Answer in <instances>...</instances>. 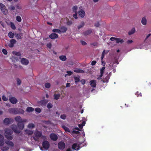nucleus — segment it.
Wrapping results in <instances>:
<instances>
[{"label": "nucleus", "instance_id": "52", "mask_svg": "<svg viewBox=\"0 0 151 151\" xmlns=\"http://www.w3.org/2000/svg\"><path fill=\"white\" fill-rule=\"evenodd\" d=\"M52 107V105L51 103H49L47 105V107L48 109Z\"/></svg>", "mask_w": 151, "mask_h": 151}, {"label": "nucleus", "instance_id": "20", "mask_svg": "<svg viewBox=\"0 0 151 151\" xmlns=\"http://www.w3.org/2000/svg\"><path fill=\"white\" fill-rule=\"evenodd\" d=\"M25 132L26 134L28 135H31L33 133V131L32 130L27 129L25 130Z\"/></svg>", "mask_w": 151, "mask_h": 151}, {"label": "nucleus", "instance_id": "38", "mask_svg": "<svg viewBox=\"0 0 151 151\" xmlns=\"http://www.w3.org/2000/svg\"><path fill=\"white\" fill-rule=\"evenodd\" d=\"M16 19L17 21L19 22H20L22 21V19L21 17L19 16H17Z\"/></svg>", "mask_w": 151, "mask_h": 151}, {"label": "nucleus", "instance_id": "62", "mask_svg": "<svg viewBox=\"0 0 151 151\" xmlns=\"http://www.w3.org/2000/svg\"><path fill=\"white\" fill-rule=\"evenodd\" d=\"M96 61H93L91 62V64L92 65H94L96 64Z\"/></svg>", "mask_w": 151, "mask_h": 151}, {"label": "nucleus", "instance_id": "39", "mask_svg": "<svg viewBox=\"0 0 151 151\" xmlns=\"http://www.w3.org/2000/svg\"><path fill=\"white\" fill-rule=\"evenodd\" d=\"M92 32V31L91 30H89L86 31L84 33V35H88L90 34Z\"/></svg>", "mask_w": 151, "mask_h": 151}, {"label": "nucleus", "instance_id": "30", "mask_svg": "<svg viewBox=\"0 0 151 151\" xmlns=\"http://www.w3.org/2000/svg\"><path fill=\"white\" fill-rule=\"evenodd\" d=\"M35 127V126L33 124L30 123L28 125L27 127L29 129H32L34 128Z\"/></svg>", "mask_w": 151, "mask_h": 151}, {"label": "nucleus", "instance_id": "29", "mask_svg": "<svg viewBox=\"0 0 151 151\" xmlns=\"http://www.w3.org/2000/svg\"><path fill=\"white\" fill-rule=\"evenodd\" d=\"M62 127L65 130V131L70 132V130L69 128L65 125H63L62 126Z\"/></svg>", "mask_w": 151, "mask_h": 151}, {"label": "nucleus", "instance_id": "28", "mask_svg": "<svg viewBox=\"0 0 151 151\" xmlns=\"http://www.w3.org/2000/svg\"><path fill=\"white\" fill-rule=\"evenodd\" d=\"M105 69V67H104V66L100 69V75L101 77H102L103 76Z\"/></svg>", "mask_w": 151, "mask_h": 151}, {"label": "nucleus", "instance_id": "48", "mask_svg": "<svg viewBox=\"0 0 151 151\" xmlns=\"http://www.w3.org/2000/svg\"><path fill=\"white\" fill-rule=\"evenodd\" d=\"M16 8L18 9H21L22 8V6L20 4H18L16 6Z\"/></svg>", "mask_w": 151, "mask_h": 151}, {"label": "nucleus", "instance_id": "58", "mask_svg": "<svg viewBox=\"0 0 151 151\" xmlns=\"http://www.w3.org/2000/svg\"><path fill=\"white\" fill-rule=\"evenodd\" d=\"M47 47L49 48H50L52 46V44L51 43H49L47 44Z\"/></svg>", "mask_w": 151, "mask_h": 151}, {"label": "nucleus", "instance_id": "57", "mask_svg": "<svg viewBox=\"0 0 151 151\" xmlns=\"http://www.w3.org/2000/svg\"><path fill=\"white\" fill-rule=\"evenodd\" d=\"M77 12H75V14H74L73 15V17L75 19H77Z\"/></svg>", "mask_w": 151, "mask_h": 151}, {"label": "nucleus", "instance_id": "15", "mask_svg": "<svg viewBox=\"0 0 151 151\" xmlns=\"http://www.w3.org/2000/svg\"><path fill=\"white\" fill-rule=\"evenodd\" d=\"M58 34L55 33H52L50 35H49V37L51 39H56L58 37Z\"/></svg>", "mask_w": 151, "mask_h": 151}, {"label": "nucleus", "instance_id": "34", "mask_svg": "<svg viewBox=\"0 0 151 151\" xmlns=\"http://www.w3.org/2000/svg\"><path fill=\"white\" fill-rule=\"evenodd\" d=\"M59 58L60 60L63 61H65L66 59V57L64 55L60 56Z\"/></svg>", "mask_w": 151, "mask_h": 151}, {"label": "nucleus", "instance_id": "18", "mask_svg": "<svg viewBox=\"0 0 151 151\" xmlns=\"http://www.w3.org/2000/svg\"><path fill=\"white\" fill-rule=\"evenodd\" d=\"M67 30L66 27L65 26H62L60 28V31H61V34L65 32Z\"/></svg>", "mask_w": 151, "mask_h": 151}, {"label": "nucleus", "instance_id": "50", "mask_svg": "<svg viewBox=\"0 0 151 151\" xmlns=\"http://www.w3.org/2000/svg\"><path fill=\"white\" fill-rule=\"evenodd\" d=\"M78 9V7L77 6H74L73 7V9L74 12H77L76 10Z\"/></svg>", "mask_w": 151, "mask_h": 151}, {"label": "nucleus", "instance_id": "14", "mask_svg": "<svg viewBox=\"0 0 151 151\" xmlns=\"http://www.w3.org/2000/svg\"><path fill=\"white\" fill-rule=\"evenodd\" d=\"M50 137L51 139L55 141L58 139V137L56 135L54 134H51L50 135Z\"/></svg>", "mask_w": 151, "mask_h": 151}, {"label": "nucleus", "instance_id": "45", "mask_svg": "<svg viewBox=\"0 0 151 151\" xmlns=\"http://www.w3.org/2000/svg\"><path fill=\"white\" fill-rule=\"evenodd\" d=\"M2 99L3 100V101H6L8 100V98H6V96L3 95L2 97Z\"/></svg>", "mask_w": 151, "mask_h": 151}, {"label": "nucleus", "instance_id": "43", "mask_svg": "<svg viewBox=\"0 0 151 151\" xmlns=\"http://www.w3.org/2000/svg\"><path fill=\"white\" fill-rule=\"evenodd\" d=\"M4 8H5L4 5L1 3H0V9L1 10L4 9Z\"/></svg>", "mask_w": 151, "mask_h": 151}, {"label": "nucleus", "instance_id": "8", "mask_svg": "<svg viewBox=\"0 0 151 151\" xmlns=\"http://www.w3.org/2000/svg\"><path fill=\"white\" fill-rule=\"evenodd\" d=\"M72 148L73 150L78 151L80 149L79 144L77 143L74 144L72 146Z\"/></svg>", "mask_w": 151, "mask_h": 151}, {"label": "nucleus", "instance_id": "26", "mask_svg": "<svg viewBox=\"0 0 151 151\" xmlns=\"http://www.w3.org/2000/svg\"><path fill=\"white\" fill-rule=\"evenodd\" d=\"M84 23L82 22H81L80 24L78 26V29H79L80 28L83 27L84 25Z\"/></svg>", "mask_w": 151, "mask_h": 151}, {"label": "nucleus", "instance_id": "5", "mask_svg": "<svg viewBox=\"0 0 151 151\" xmlns=\"http://www.w3.org/2000/svg\"><path fill=\"white\" fill-rule=\"evenodd\" d=\"M9 111L11 113L14 114H19L18 109L17 108H11L9 109Z\"/></svg>", "mask_w": 151, "mask_h": 151}, {"label": "nucleus", "instance_id": "33", "mask_svg": "<svg viewBox=\"0 0 151 151\" xmlns=\"http://www.w3.org/2000/svg\"><path fill=\"white\" fill-rule=\"evenodd\" d=\"M115 63H116L117 64H118V61L117 60L115 61L113 63H111L110 64H109V66L113 68L114 67L113 65Z\"/></svg>", "mask_w": 151, "mask_h": 151}, {"label": "nucleus", "instance_id": "47", "mask_svg": "<svg viewBox=\"0 0 151 151\" xmlns=\"http://www.w3.org/2000/svg\"><path fill=\"white\" fill-rule=\"evenodd\" d=\"M15 8L14 6H11L8 8L9 9L11 10H13Z\"/></svg>", "mask_w": 151, "mask_h": 151}, {"label": "nucleus", "instance_id": "24", "mask_svg": "<svg viewBox=\"0 0 151 151\" xmlns=\"http://www.w3.org/2000/svg\"><path fill=\"white\" fill-rule=\"evenodd\" d=\"M52 31L54 33H57L60 34H61V31L60 29H54L52 30Z\"/></svg>", "mask_w": 151, "mask_h": 151}, {"label": "nucleus", "instance_id": "27", "mask_svg": "<svg viewBox=\"0 0 151 151\" xmlns=\"http://www.w3.org/2000/svg\"><path fill=\"white\" fill-rule=\"evenodd\" d=\"M12 53L14 55H16L17 56H19L21 55V54L20 52L16 51H13Z\"/></svg>", "mask_w": 151, "mask_h": 151}, {"label": "nucleus", "instance_id": "64", "mask_svg": "<svg viewBox=\"0 0 151 151\" xmlns=\"http://www.w3.org/2000/svg\"><path fill=\"white\" fill-rule=\"evenodd\" d=\"M72 22L71 21H69L67 22V24L68 25H70L72 24Z\"/></svg>", "mask_w": 151, "mask_h": 151}, {"label": "nucleus", "instance_id": "59", "mask_svg": "<svg viewBox=\"0 0 151 151\" xmlns=\"http://www.w3.org/2000/svg\"><path fill=\"white\" fill-rule=\"evenodd\" d=\"M139 93L138 92H137L135 94L138 97L139 96H142V94L141 93Z\"/></svg>", "mask_w": 151, "mask_h": 151}, {"label": "nucleus", "instance_id": "61", "mask_svg": "<svg viewBox=\"0 0 151 151\" xmlns=\"http://www.w3.org/2000/svg\"><path fill=\"white\" fill-rule=\"evenodd\" d=\"M116 38L114 37H111L110 38V40L111 41H116Z\"/></svg>", "mask_w": 151, "mask_h": 151}, {"label": "nucleus", "instance_id": "10", "mask_svg": "<svg viewBox=\"0 0 151 151\" xmlns=\"http://www.w3.org/2000/svg\"><path fill=\"white\" fill-rule=\"evenodd\" d=\"M21 62L22 64L25 65H28L29 63V61L27 59L24 58H22L21 60Z\"/></svg>", "mask_w": 151, "mask_h": 151}, {"label": "nucleus", "instance_id": "21", "mask_svg": "<svg viewBox=\"0 0 151 151\" xmlns=\"http://www.w3.org/2000/svg\"><path fill=\"white\" fill-rule=\"evenodd\" d=\"M22 34L21 33H19L17 34L16 37L17 39H21L22 38Z\"/></svg>", "mask_w": 151, "mask_h": 151}, {"label": "nucleus", "instance_id": "40", "mask_svg": "<svg viewBox=\"0 0 151 151\" xmlns=\"http://www.w3.org/2000/svg\"><path fill=\"white\" fill-rule=\"evenodd\" d=\"M145 43H143V44H142L140 46V47H139V48L141 49H146L147 48L146 47H144V46H145Z\"/></svg>", "mask_w": 151, "mask_h": 151}, {"label": "nucleus", "instance_id": "6", "mask_svg": "<svg viewBox=\"0 0 151 151\" xmlns=\"http://www.w3.org/2000/svg\"><path fill=\"white\" fill-rule=\"evenodd\" d=\"M58 146L59 149L60 150H63L65 148V145L64 142H60L58 143Z\"/></svg>", "mask_w": 151, "mask_h": 151}, {"label": "nucleus", "instance_id": "25", "mask_svg": "<svg viewBox=\"0 0 151 151\" xmlns=\"http://www.w3.org/2000/svg\"><path fill=\"white\" fill-rule=\"evenodd\" d=\"M26 110L27 112H30L33 111L34 109L31 107H28L27 108Z\"/></svg>", "mask_w": 151, "mask_h": 151}, {"label": "nucleus", "instance_id": "4", "mask_svg": "<svg viewBox=\"0 0 151 151\" xmlns=\"http://www.w3.org/2000/svg\"><path fill=\"white\" fill-rule=\"evenodd\" d=\"M13 119L9 118H6L4 120V123L5 124L7 125L13 122Z\"/></svg>", "mask_w": 151, "mask_h": 151}, {"label": "nucleus", "instance_id": "1", "mask_svg": "<svg viewBox=\"0 0 151 151\" xmlns=\"http://www.w3.org/2000/svg\"><path fill=\"white\" fill-rule=\"evenodd\" d=\"M22 118L19 116H17L15 117V119L18 122V128L16 125H12L11 126V128L14 132L17 133H19L20 132V130L23 129L24 127V124L21 123Z\"/></svg>", "mask_w": 151, "mask_h": 151}, {"label": "nucleus", "instance_id": "42", "mask_svg": "<svg viewBox=\"0 0 151 151\" xmlns=\"http://www.w3.org/2000/svg\"><path fill=\"white\" fill-rule=\"evenodd\" d=\"M67 74H65V77H66L67 75L68 76H70L71 75L73 74V72L70 71H67Z\"/></svg>", "mask_w": 151, "mask_h": 151}, {"label": "nucleus", "instance_id": "19", "mask_svg": "<svg viewBox=\"0 0 151 151\" xmlns=\"http://www.w3.org/2000/svg\"><path fill=\"white\" fill-rule=\"evenodd\" d=\"M141 23L143 25H146L147 24V20L146 17H143L141 20Z\"/></svg>", "mask_w": 151, "mask_h": 151}, {"label": "nucleus", "instance_id": "35", "mask_svg": "<svg viewBox=\"0 0 151 151\" xmlns=\"http://www.w3.org/2000/svg\"><path fill=\"white\" fill-rule=\"evenodd\" d=\"M116 41L117 43H122L123 42V40L121 39L116 38Z\"/></svg>", "mask_w": 151, "mask_h": 151}, {"label": "nucleus", "instance_id": "37", "mask_svg": "<svg viewBox=\"0 0 151 151\" xmlns=\"http://www.w3.org/2000/svg\"><path fill=\"white\" fill-rule=\"evenodd\" d=\"M78 131V130L76 131L74 130H73L72 132V134L73 135L74 134H76L78 135L79 134L80 132Z\"/></svg>", "mask_w": 151, "mask_h": 151}, {"label": "nucleus", "instance_id": "60", "mask_svg": "<svg viewBox=\"0 0 151 151\" xmlns=\"http://www.w3.org/2000/svg\"><path fill=\"white\" fill-rule=\"evenodd\" d=\"M27 121V120L25 119H22L21 123V124L23 123V122H25Z\"/></svg>", "mask_w": 151, "mask_h": 151}, {"label": "nucleus", "instance_id": "11", "mask_svg": "<svg viewBox=\"0 0 151 151\" xmlns=\"http://www.w3.org/2000/svg\"><path fill=\"white\" fill-rule=\"evenodd\" d=\"M16 42V40L14 39L11 40L10 41L9 43V46L10 47H13Z\"/></svg>", "mask_w": 151, "mask_h": 151}, {"label": "nucleus", "instance_id": "2", "mask_svg": "<svg viewBox=\"0 0 151 151\" xmlns=\"http://www.w3.org/2000/svg\"><path fill=\"white\" fill-rule=\"evenodd\" d=\"M42 145L43 147H40V150H47L49 147V143L47 141H44Z\"/></svg>", "mask_w": 151, "mask_h": 151}, {"label": "nucleus", "instance_id": "12", "mask_svg": "<svg viewBox=\"0 0 151 151\" xmlns=\"http://www.w3.org/2000/svg\"><path fill=\"white\" fill-rule=\"evenodd\" d=\"M85 122L84 121H83L82 122V124H78V127H79L80 129L78 128V127L76 128L75 129L77 130H79V131H81V129L82 128L83 126H84L85 124Z\"/></svg>", "mask_w": 151, "mask_h": 151}, {"label": "nucleus", "instance_id": "31", "mask_svg": "<svg viewBox=\"0 0 151 151\" xmlns=\"http://www.w3.org/2000/svg\"><path fill=\"white\" fill-rule=\"evenodd\" d=\"M1 12L5 15H6L8 13V10L6 9L5 7L1 10Z\"/></svg>", "mask_w": 151, "mask_h": 151}, {"label": "nucleus", "instance_id": "53", "mask_svg": "<svg viewBox=\"0 0 151 151\" xmlns=\"http://www.w3.org/2000/svg\"><path fill=\"white\" fill-rule=\"evenodd\" d=\"M66 117V116L65 114H63L60 116V118L63 119H65Z\"/></svg>", "mask_w": 151, "mask_h": 151}, {"label": "nucleus", "instance_id": "49", "mask_svg": "<svg viewBox=\"0 0 151 151\" xmlns=\"http://www.w3.org/2000/svg\"><path fill=\"white\" fill-rule=\"evenodd\" d=\"M35 111L38 113H40L41 112V109L39 108H37L35 109Z\"/></svg>", "mask_w": 151, "mask_h": 151}, {"label": "nucleus", "instance_id": "17", "mask_svg": "<svg viewBox=\"0 0 151 151\" xmlns=\"http://www.w3.org/2000/svg\"><path fill=\"white\" fill-rule=\"evenodd\" d=\"M90 85L93 88L96 87V81L94 80H91L90 81Z\"/></svg>", "mask_w": 151, "mask_h": 151}, {"label": "nucleus", "instance_id": "13", "mask_svg": "<svg viewBox=\"0 0 151 151\" xmlns=\"http://www.w3.org/2000/svg\"><path fill=\"white\" fill-rule=\"evenodd\" d=\"M110 75L109 74H108L107 76H106L105 77H104L103 79L102 80V81H103V82L105 83H107L108 82L110 78Z\"/></svg>", "mask_w": 151, "mask_h": 151}, {"label": "nucleus", "instance_id": "3", "mask_svg": "<svg viewBox=\"0 0 151 151\" xmlns=\"http://www.w3.org/2000/svg\"><path fill=\"white\" fill-rule=\"evenodd\" d=\"M34 134L35 136L33 137V138L35 141H37L39 138L41 136L42 133L36 130Z\"/></svg>", "mask_w": 151, "mask_h": 151}, {"label": "nucleus", "instance_id": "23", "mask_svg": "<svg viewBox=\"0 0 151 151\" xmlns=\"http://www.w3.org/2000/svg\"><path fill=\"white\" fill-rule=\"evenodd\" d=\"M135 32V29L134 28H132L128 32L129 35H131L134 34Z\"/></svg>", "mask_w": 151, "mask_h": 151}, {"label": "nucleus", "instance_id": "32", "mask_svg": "<svg viewBox=\"0 0 151 151\" xmlns=\"http://www.w3.org/2000/svg\"><path fill=\"white\" fill-rule=\"evenodd\" d=\"M9 37L10 38H13L14 36V34L12 32H10L8 33Z\"/></svg>", "mask_w": 151, "mask_h": 151}, {"label": "nucleus", "instance_id": "7", "mask_svg": "<svg viewBox=\"0 0 151 151\" xmlns=\"http://www.w3.org/2000/svg\"><path fill=\"white\" fill-rule=\"evenodd\" d=\"M47 101H48L47 100H45L39 101L37 103V106H42L44 105H45Z\"/></svg>", "mask_w": 151, "mask_h": 151}, {"label": "nucleus", "instance_id": "44", "mask_svg": "<svg viewBox=\"0 0 151 151\" xmlns=\"http://www.w3.org/2000/svg\"><path fill=\"white\" fill-rule=\"evenodd\" d=\"M75 83H77L79 81L80 79L78 77H74Z\"/></svg>", "mask_w": 151, "mask_h": 151}, {"label": "nucleus", "instance_id": "16", "mask_svg": "<svg viewBox=\"0 0 151 151\" xmlns=\"http://www.w3.org/2000/svg\"><path fill=\"white\" fill-rule=\"evenodd\" d=\"M78 14L82 18L84 16L85 14L84 11L82 9H81L79 11Z\"/></svg>", "mask_w": 151, "mask_h": 151}, {"label": "nucleus", "instance_id": "54", "mask_svg": "<svg viewBox=\"0 0 151 151\" xmlns=\"http://www.w3.org/2000/svg\"><path fill=\"white\" fill-rule=\"evenodd\" d=\"M17 84L19 85H20V84H21V80L19 79V78H18L17 80Z\"/></svg>", "mask_w": 151, "mask_h": 151}, {"label": "nucleus", "instance_id": "9", "mask_svg": "<svg viewBox=\"0 0 151 151\" xmlns=\"http://www.w3.org/2000/svg\"><path fill=\"white\" fill-rule=\"evenodd\" d=\"M9 100L13 104H15L17 102V100L14 97H11L9 98Z\"/></svg>", "mask_w": 151, "mask_h": 151}, {"label": "nucleus", "instance_id": "63", "mask_svg": "<svg viewBox=\"0 0 151 151\" xmlns=\"http://www.w3.org/2000/svg\"><path fill=\"white\" fill-rule=\"evenodd\" d=\"M81 83L83 84H84L85 83V82H86V81H85L84 80H83H83H82L81 81Z\"/></svg>", "mask_w": 151, "mask_h": 151}, {"label": "nucleus", "instance_id": "55", "mask_svg": "<svg viewBox=\"0 0 151 151\" xmlns=\"http://www.w3.org/2000/svg\"><path fill=\"white\" fill-rule=\"evenodd\" d=\"M3 53L5 55H6L7 53V51L5 49H3L2 50Z\"/></svg>", "mask_w": 151, "mask_h": 151}, {"label": "nucleus", "instance_id": "46", "mask_svg": "<svg viewBox=\"0 0 151 151\" xmlns=\"http://www.w3.org/2000/svg\"><path fill=\"white\" fill-rule=\"evenodd\" d=\"M11 28L13 29H16V27L13 23H11Z\"/></svg>", "mask_w": 151, "mask_h": 151}, {"label": "nucleus", "instance_id": "51", "mask_svg": "<svg viewBox=\"0 0 151 151\" xmlns=\"http://www.w3.org/2000/svg\"><path fill=\"white\" fill-rule=\"evenodd\" d=\"M18 111L19 112V114H23L24 113V110L22 109H19V110H18Z\"/></svg>", "mask_w": 151, "mask_h": 151}, {"label": "nucleus", "instance_id": "36", "mask_svg": "<svg viewBox=\"0 0 151 151\" xmlns=\"http://www.w3.org/2000/svg\"><path fill=\"white\" fill-rule=\"evenodd\" d=\"M60 95L59 94H55L54 95V99L58 100L59 98Z\"/></svg>", "mask_w": 151, "mask_h": 151}, {"label": "nucleus", "instance_id": "56", "mask_svg": "<svg viewBox=\"0 0 151 151\" xmlns=\"http://www.w3.org/2000/svg\"><path fill=\"white\" fill-rule=\"evenodd\" d=\"M133 41L131 40H129L127 41V43L128 44H130L133 42Z\"/></svg>", "mask_w": 151, "mask_h": 151}, {"label": "nucleus", "instance_id": "22", "mask_svg": "<svg viewBox=\"0 0 151 151\" xmlns=\"http://www.w3.org/2000/svg\"><path fill=\"white\" fill-rule=\"evenodd\" d=\"M74 72L76 73H84V71L82 70L79 69L78 68H76L74 70Z\"/></svg>", "mask_w": 151, "mask_h": 151}, {"label": "nucleus", "instance_id": "41", "mask_svg": "<svg viewBox=\"0 0 151 151\" xmlns=\"http://www.w3.org/2000/svg\"><path fill=\"white\" fill-rule=\"evenodd\" d=\"M45 86L46 88H49L50 86V83H47L45 84Z\"/></svg>", "mask_w": 151, "mask_h": 151}]
</instances>
